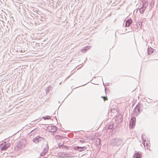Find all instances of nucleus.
<instances>
[{"mask_svg":"<svg viewBox=\"0 0 158 158\" xmlns=\"http://www.w3.org/2000/svg\"><path fill=\"white\" fill-rule=\"evenodd\" d=\"M115 120L117 121L118 123H121L123 121V116L121 114H119L116 116Z\"/></svg>","mask_w":158,"mask_h":158,"instance_id":"obj_7","label":"nucleus"},{"mask_svg":"<svg viewBox=\"0 0 158 158\" xmlns=\"http://www.w3.org/2000/svg\"><path fill=\"white\" fill-rule=\"evenodd\" d=\"M62 148L63 149H69V147L63 145Z\"/></svg>","mask_w":158,"mask_h":158,"instance_id":"obj_24","label":"nucleus"},{"mask_svg":"<svg viewBox=\"0 0 158 158\" xmlns=\"http://www.w3.org/2000/svg\"><path fill=\"white\" fill-rule=\"evenodd\" d=\"M22 144L21 141L18 142L16 144L15 150L16 151H18L20 149L22 148Z\"/></svg>","mask_w":158,"mask_h":158,"instance_id":"obj_9","label":"nucleus"},{"mask_svg":"<svg viewBox=\"0 0 158 158\" xmlns=\"http://www.w3.org/2000/svg\"><path fill=\"white\" fill-rule=\"evenodd\" d=\"M80 141L81 143H84L85 142V141L82 140H80Z\"/></svg>","mask_w":158,"mask_h":158,"instance_id":"obj_27","label":"nucleus"},{"mask_svg":"<svg viewBox=\"0 0 158 158\" xmlns=\"http://www.w3.org/2000/svg\"><path fill=\"white\" fill-rule=\"evenodd\" d=\"M87 147L84 146L83 147L76 146L74 148V149L76 151H78L79 152H82L85 151Z\"/></svg>","mask_w":158,"mask_h":158,"instance_id":"obj_8","label":"nucleus"},{"mask_svg":"<svg viewBox=\"0 0 158 158\" xmlns=\"http://www.w3.org/2000/svg\"><path fill=\"white\" fill-rule=\"evenodd\" d=\"M147 3H148V1L147 0H143V1L142 2L143 5H142V6L146 8V7L148 5V4H147Z\"/></svg>","mask_w":158,"mask_h":158,"instance_id":"obj_14","label":"nucleus"},{"mask_svg":"<svg viewBox=\"0 0 158 158\" xmlns=\"http://www.w3.org/2000/svg\"><path fill=\"white\" fill-rule=\"evenodd\" d=\"M114 127V123L112 122H110L107 123L106 127L109 130L112 129Z\"/></svg>","mask_w":158,"mask_h":158,"instance_id":"obj_10","label":"nucleus"},{"mask_svg":"<svg viewBox=\"0 0 158 158\" xmlns=\"http://www.w3.org/2000/svg\"><path fill=\"white\" fill-rule=\"evenodd\" d=\"M42 118L44 120L50 119L51 118V116H46L43 117Z\"/></svg>","mask_w":158,"mask_h":158,"instance_id":"obj_17","label":"nucleus"},{"mask_svg":"<svg viewBox=\"0 0 158 158\" xmlns=\"http://www.w3.org/2000/svg\"><path fill=\"white\" fill-rule=\"evenodd\" d=\"M46 153H45L44 152H42L41 153H40V156H44Z\"/></svg>","mask_w":158,"mask_h":158,"instance_id":"obj_25","label":"nucleus"},{"mask_svg":"<svg viewBox=\"0 0 158 158\" xmlns=\"http://www.w3.org/2000/svg\"><path fill=\"white\" fill-rule=\"evenodd\" d=\"M133 158H141L142 157V154L139 152H136L133 156Z\"/></svg>","mask_w":158,"mask_h":158,"instance_id":"obj_11","label":"nucleus"},{"mask_svg":"<svg viewBox=\"0 0 158 158\" xmlns=\"http://www.w3.org/2000/svg\"><path fill=\"white\" fill-rule=\"evenodd\" d=\"M132 23L131 19H127L125 22V27H128Z\"/></svg>","mask_w":158,"mask_h":158,"instance_id":"obj_12","label":"nucleus"},{"mask_svg":"<svg viewBox=\"0 0 158 158\" xmlns=\"http://www.w3.org/2000/svg\"><path fill=\"white\" fill-rule=\"evenodd\" d=\"M101 98H103V100L104 101L107 100H108V98L107 97V96H102Z\"/></svg>","mask_w":158,"mask_h":158,"instance_id":"obj_23","label":"nucleus"},{"mask_svg":"<svg viewBox=\"0 0 158 158\" xmlns=\"http://www.w3.org/2000/svg\"><path fill=\"white\" fill-rule=\"evenodd\" d=\"M35 130V129H34V130H32L31 131V132H33Z\"/></svg>","mask_w":158,"mask_h":158,"instance_id":"obj_32","label":"nucleus"},{"mask_svg":"<svg viewBox=\"0 0 158 158\" xmlns=\"http://www.w3.org/2000/svg\"><path fill=\"white\" fill-rule=\"evenodd\" d=\"M98 139V141H99V145L100 144V143L101 141V140L100 139Z\"/></svg>","mask_w":158,"mask_h":158,"instance_id":"obj_29","label":"nucleus"},{"mask_svg":"<svg viewBox=\"0 0 158 158\" xmlns=\"http://www.w3.org/2000/svg\"><path fill=\"white\" fill-rule=\"evenodd\" d=\"M58 128L55 126H49L48 128L49 132H51L52 135H54L57 131Z\"/></svg>","mask_w":158,"mask_h":158,"instance_id":"obj_4","label":"nucleus"},{"mask_svg":"<svg viewBox=\"0 0 158 158\" xmlns=\"http://www.w3.org/2000/svg\"><path fill=\"white\" fill-rule=\"evenodd\" d=\"M48 144H47V146L44 148L43 151V152H44L45 153H46L48 151Z\"/></svg>","mask_w":158,"mask_h":158,"instance_id":"obj_19","label":"nucleus"},{"mask_svg":"<svg viewBox=\"0 0 158 158\" xmlns=\"http://www.w3.org/2000/svg\"><path fill=\"white\" fill-rule=\"evenodd\" d=\"M151 100H149L148 101H147V102L148 103H151V102L150 101Z\"/></svg>","mask_w":158,"mask_h":158,"instance_id":"obj_30","label":"nucleus"},{"mask_svg":"<svg viewBox=\"0 0 158 158\" xmlns=\"http://www.w3.org/2000/svg\"><path fill=\"white\" fill-rule=\"evenodd\" d=\"M88 47H84L81 50V52L84 53L87 50H88Z\"/></svg>","mask_w":158,"mask_h":158,"instance_id":"obj_18","label":"nucleus"},{"mask_svg":"<svg viewBox=\"0 0 158 158\" xmlns=\"http://www.w3.org/2000/svg\"><path fill=\"white\" fill-rule=\"evenodd\" d=\"M125 30H126V32H130V31H127V28H126V29Z\"/></svg>","mask_w":158,"mask_h":158,"instance_id":"obj_31","label":"nucleus"},{"mask_svg":"<svg viewBox=\"0 0 158 158\" xmlns=\"http://www.w3.org/2000/svg\"><path fill=\"white\" fill-rule=\"evenodd\" d=\"M154 49L151 47H148V48L147 51L148 55H150L153 52Z\"/></svg>","mask_w":158,"mask_h":158,"instance_id":"obj_13","label":"nucleus"},{"mask_svg":"<svg viewBox=\"0 0 158 158\" xmlns=\"http://www.w3.org/2000/svg\"><path fill=\"white\" fill-rule=\"evenodd\" d=\"M0 145L2 146L0 147L1 150L5 151L7 149L10 145V143L6 142V141L4 142L3 143H1Z\"/></svg>","mask_w":158,"mask_h":158,"instance_id":"obj_3","label":"nucleus"},{"mask_svg":"<svg viewBox=\"0 0 158 158\" xmlns=\"http://www.w3.org/2000/svg\"><path fill=\"white\" fill-rule=\"evenodd\" d=\"M55 138L57 139H60L63 138V137L62 136L57 135L55 136Z\"/></svg>","mask_w":158,"mask_h":158,"instance_id":"obj_20","label":"nucleus"},{"mask_svg":"<svg viewBox=\"0 0 158 158\" xmlns=\"http://www.w3.org/2000/svg\"><path fill=\"white\" fill-rule=\"evenodd\" d=\"M143 106V105L140 103H138L135 107L137 109H139L140 110H141V108Z\"/></svg>","mask_w":158,"mask_h":158,"instance_id":"obj_16","label":"nucleus"},{"mask_svg":"<svg viewBox=\"0 0 158 158\" xmlns=\"http://www.w3.org/2000/svg\"><path fill=\"white\" fill-rule=\"evenodd\" d=\"M63 145L61 144V143H59L58 144V147L59 148H63Z\"/></svg>","mask_w":158,"mask_h":158,"instance_id":"obj_22","label":"nucleus"},{"mask_svg":"<svg viewBox=\"0 0 158 158\" xmlns=\"http://www.w3.org/2000/svg\"><path fill=\"white\" fill-rule=\"evenodd\" d=\"M146 9V8L142 6L139 9V12L141 14H143L144 13V12Z\"/></svg>","mask_w":158,"mask_h":158,"instance_id":"obj_15","label":"nucleus"},{"mask_svg":"<svg viewBox=\"0 0 158 158\" xmlns=\"http://www.w3.org/2000/svg\"><path fill=\"white\" fill-rule=\"evenodd\" d=\"M44 138L41 137L40 136H38L35 137L33 139V141L36 143H39L40 141H42L44 140Z\"/></svg>","mask_w":158,"mask_h":158,"instance_id":"obj_5","label":"nucleus"},{"mask_svg":"<svg viewBox=\"0 0 158 158\" xmlns=\"http://www.w3.org/2000/svg\"><path fill=\"white\" fill-rule=\"evenodd\" d=\"M4 21H3L2 20H0V23H2L3 24H4Z\"/></svg>","mask_w":158,"mask_h":158,"instance_id":"obj_28","label":"nucleus"},{"mask_svg":"<svg viewBox=\"0 0 158 158\" xmlns=\"http://www.w3.org/2000/svg\"><path fill=\"white\" fill-rule=\"evenodd\" d=\"M58 102H59V103H60V102L59 101Z\"/></svg>","mask_w":158,"mask_h":158,"instance_id":"obj_33","label":"nucleus"},{"mask_svg":"<svg viewBox=\"0 0 158 158\" xmlns=\"http://www.w3.org/2000/svg\"><path fill=\"white\" fill-rule=\"evenodd\" d=\"M111 145L112 146L121 145L123 143L122 139L116 138L112 139L110 141Z\"/></svg>","mask_w":158,"mask_h":158,"instance_id":"obj_1","label":"nucleus"},{"mask_svg":"<svg viewBox=\"0 0 158 158\" xmlns=\"http://www.w3.org/2000/svg\"><path fill=\"white\" fill-rule=\"evenodd\" d=\"M52 88L51 86H49L47 87V89H46V93H48L50 91L51 89Z\"/></svg>","mask_w":158,"mask_h":158,"instance_id":"obj_21","label":"nucleus"},{"mask_svg":"<svg viewBox=\"0 0 158 158\" xmlns=\"http://www.w3.org/2000/svg\"><path fill=\"white\" fill-rule=\"evenodd\" d=\"M142 110H140L139 109L135 107L133 110V115L134 116H137L141 113Z\"/></svg>","mask_w":158,"mask_h":158,"instance_id":"obj_6","label":"nucleus"},{"mask_svg":"<svg viewBox=\"0 0 158 158\" xmlns=\"http://www.w3.org/2000/svg\"><path fill=\"white\" fill-rule=\"evenodd\" d=\"M143 134H142L141 136L142 139L143 140L142 142L143 144H144L145 143V142H144V139H143Z\"/></svg>","mask_w":158,"mask_h":158,"instance_id":"obj_26","label":"nucleus"},{"mask_svg":"<svg viewBox=\"0 0 158 158\" xmlns=\"http://www.w3.org/2000/svg\"><path fill=\"white\" fill-rule=\"evenodd\" d=\"M136 118L135 116L131 117L129 121V126L130 128L133 129L135 125Z\"/></svg>","mask_w":158,"mask_h":158,"instance_id":"obj_2","label":"nucleus"}]
</instances>
